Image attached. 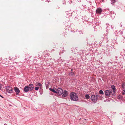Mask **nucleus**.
<instances>
[{"instance_id": "nucleus-1", "label": "nucleus", "mask_w": 125, "mask_h": 125, "mask_svg": "<svg viewBox=\"0 0 125 125\" xmlns=\"http://www.w3.org/2000/svg\"><path fill=\"white\" fill-rule=\"evenodd\" d=\"M70 97L72 100L76 101L78 99V97L76 94L74 92L71 93L70 94Z\"/></svg>"}, {"instance_id": "nucleus-2", "label": "nucleus", "mask_w": 125, "mask_h": 125, "mask_svg": "<svg viewBox=\"0 0 125 125\" xmlns=\"http://www.w3.org/2000/svg\"><path fill=\"white\" fill-rule=\"evenodd\" d=\"M99 97V95H92L91 97V100L94 101L95 102L97 100V98Z\"/></svg>"}, {"instance_id": "nucleus-3", "label": "nucleus", "mask_w": 125, "mask_h": 125, "mask_svg": "<svg viewBox=\"0 0 125 125\" xmlns=\"http://www.w3.org/2000/svg\"><path fill=\"white\" fill-rule=\"evenodd\" d=\"M56 93L58 95H60L62 94L63 93L62 90L61 88H58L56 90Z\"/></svg>"}, {"instance_id": "nucleus-4", "label": "nucleus", "mask_w": 125, "mask_h": 125, "mask_svg": "<svg viewBox=\"0 0 125 125\" xmlns=\"http://www.w3.org/2000/svg\"><path fill=\"white\" fill-rule=\"evenodd\" d=\"M7 91L9 93H12V87L10 86H8L6 88Z\"/></svg>"}, {"instance_id": "nucleus-5", "label": "nucleus", "mask_w": 125, "mask_h": 125, "mask_svg": "<svg viewBox=\"0 0 125 125\" xmlns=\"http://www.w3.org/2000/svg\"><path fill=\"white\" fill-rule=\"evenodd\" d=\"M102 11V10L100 8H98L96 10V12L97 14L99 13L100 14Z\"/></svg>"}, {"instance_id": "nucleus-6", "label": "nucleus", "mask_w": 125, "mask_h": 125, "mask_svg": "<svg viewBox=\"0 0 125 125\" xmlns=\"http://www.w3.org/2000/svg\"><path fill=\"white\" fill-rule=\"evenodd\" d=\"M105 94L106 96H108L110 95L109 91L108 90H106L105 92Z\"/></svg>"}, {"instance_id": "nucleus-7", "label": "nucleus", "mask_w": 125, "mask_h": 125, "mask_svg": "<svg viewBox=\"0 0 125 125\" xmlns=\"http://www.w3.org/2000/svg\"><path fill=\"white\" fill-rule=\"evenodd\" d=\"M63 94L62 95V97H66L68 95V92L66 91L65 90L64 92H63Z\"/></svg>"}, {"instance_id": "nucleus-8", "label": "nucleus", "mask_w": 125, "mask_h": 125, "mask_svg": "<svg viewBox=\"0 0 125 125\" xmlns=\"http://www.w3.org/2000/svg\"><path fill=\"white\" fill-rule=\"evenodd\" d=\"M28 87L29 90L30 91H32L33 89V85L32 84H29Z\"/></svg>"}, {"instance_id": "nucleus-9", "label": "nucleus", "mask_w": 125, "mask_h": 125, "mask_svg": "<svg viewBox=\"0 0 125 125\" xmlns=\"http://www.w3.org/2000/svg\"><path fill=\"white\" fill-rule=\"evenodd\" d=\"M14 91L16 93V94H18L20 93V90L17 87L14 88Z\"/></svg>"}, {"instance_id": "nucleus-10", "label": "nucleus", "mask_w": 125, "mask_h": 125, "mask_svg": "<svg viewBox=\"0 0 125 125\" xmlns=\"http://www.w3.org/2000/svg\"><path fill=\"white\" fill-rule=\"evenodd\" d=\"M110 92V95H111L112 96L114 95L115 92V91H113L112 90H109Z\"/></svg>"}, {"instance_id": "nucleus-11", "label": "nucleus", "mask_w": 125, "mask_h": 125, "mask_svg": "<svg viewBox=\"0 0 125 125\" xmlns=\"http://www.w3.org/2000/svg\"><path fill=\"white\" fill-rule=\"evenodd\" d=\"M29 88L28 86H25L24 88V91L26 92H27L29 91Z\"/></svg>"}, {"instance_id": "nucleus-12", "label": "nucleus", "mask_w": 125, "mask_h": 125, "mask_svg": "<svg viewBox=\"0 0 125 125\" xmlns=\"http://www.w3.org/2000/svg\"><path fill=\"white\" fill-rule=\"evenodd\" d=\"M72 70H73L72 69H71V71L72 72L71 73H69V75L70 76H73L74 75V73L72 72Z\"/></svg>"}, {"instance_id": "nucleus-13", "label": "nucleus", "mask_w": 125, "mask_h": 125, "mask_svg": "<svg viewBox=\"0 0 125 125\" xmlns=\"http://www.w3.org/2000/svg\"><path fill=\"white\" fill-rule=\"evenodd\" d=\"M35 85L36 86L39 87H41L42 86V85L40 83H37L35 84Z\"/></svg>"}, {"instance_id": "nucleus-14", "label": "nucleus", "mask_w": 125, "mask_h": 125, "mask_svg": "<svg viewBox=\"0 0 125 125\" xmlns=\"http://www.w3.org/2000/svg\"><path fill=\"white\" fill-rule=\"evenodd\" d=\"M111 88L112 89V90L113 91H115V92L116 91V88H115V86L114 85H112L111 86Z\"/></svg>"}, {"instance_id": "nucleus-15", "label": "nucleus", "mask_w": 125, "mask_h": 125, "mask_svg": "<svg viewBox=\"0 0 125 125\" xmlns=\"http://www.w3.org/2000/svg\"><path fill=\"white\" fill-rule=\"evenodd\" d=\"M49 90L50 91H52V92H53L54 93H56V91H55L54 89H52L51 88H50L49 89Z\"/></svg>"}, {"instance_id": "nucleus-16", "label": "nucleus", "mask_w": 125, "mask_h": 125, "mask_svg": "<svg viewBox=\"0 0 125 125\" xmlns=\"http://www.w3.org/2000/svg\"><path fill=\"white\" fill-rule=\"evenodd\" d=\"M85 97L87 99H89L90 98V96L88 94H86L85 95Z\"/></svg>"}, {"instance_id": "nucleus-17", "label": "nucleus", "mask_w": 125, "mask_h": 125, "mask_svg": "<svg viewBox=\"0 0 125 125\" xmlns=\"http://www.w3.org/2000/svg\"><path fill=\"white\" fill-rule=\"evenodd\" d=\"M99 93L100 94H104L103 91L101 90H100L99 92Z\"/></svg>"}, {"instance_id": "nucleus-18", "label": "nucleus", "mask_w": 125, "mask_h": 125, "mask_svg": "<svg viewBox=\"0 0 125 125\" xmlns=\"http://www.w3.org/2000/svg\"><path fill=\"white\" fill-rule=\"evenodd\" d=\"M111 4H113L116 2V1L115 0H111Z\"/></svg>"}, {"instance_id": "nucleus-19", "label": "nucleus", "mask_w": 125, "mask_h": 125, "mask_svg": "<svg viewBox=\"0 0 125 125\" xmlns=\"http://www.w3.org/2000/svg\"><path fill=\"white\" fill-rule=\"evenodd\" d=\"M39 87L37 86L35 87V90L37 91L38 90Z\"/></svg>"}, {"instance_id": "nucleus-20", "label": "nucleus", "mask_w": 125, "mask_h": 125, "mask_svg": "<svg viewBox=\"0 0 125 125\" xmlns=\"http://www.w3.org/2000/svg\"><path fill=\"white\" fill-rule=\"evenodd\" d=\"M125 94V89L122 92V94L124 95Z\"/></svg>"}, {"instance_id": "nucleus-21", "label": "nucleus", "mask_w": 125, "mask_h": 125, "mask_svg": "<svg viewBox=\"0 0 125 125\" xmlns=\"http://www.w3.org/2000/svg\"><path fill=\"white\" fill-rule=\"evenodd\" d=\"M125 85L124 83H122V87L123 88H124V86H125Z\"/></svg>"}, {"instance_id": "nucleus-22", "label": "nucleus", "mask_w": 125, "mask_h": 125, "mask_svg": "<svg viewBox=\"0 0 125 125\" xmlns=\"http://www.w3.org/2000/svg\"><path fill=\"white\" fill-rule=\"evenodd\" d=\"M1 84H0V89L1 88Z\"/></svg>"}, {"instance_id": "nucleus-23", "label": "nucleus", "mask_w": 125, "mask_h": 125, "mask_svg": "<svg viewBox=\"0 0 125 125\" xmlns=\"http://www.w3.org/2000/svg\"><path fill=\"white\" fill-rule=\"evenodd\" d=\"M111 29H112L113 27H112V25H111Z\"/></svg>"}, {"instance_id": "nucleus-24", "label": "nucleus", "mask_w": 125, "mask_h": 125, "mask_svg": "<svg viewBox=\"0 0 125 125\" xmlns=\"http://www.w3.org/2000/svg\"><path fill=\"white\" fill-rule=\"evenodd\" d=\"M0 96H1V97H2V96L1 95H0Z\"/></svg>"}, {"instance_id": "nucleus-25", "label": "nucleus", "mask_w": 125, "mask_h": 125, "mask_svg": "<svg viewBox=\"0 0 125 125\" xmlns=\"http://www.w3.org/2000/svg\"><path fill=\"white\" fill-rule=\"evenodd\" d=\"M67 17L68 18V17H69V16H67Z\"/></svg>"}, {"instance_id": "nucleus-26", "label": "nucleus", "mask_w": 125, "mask_h": 125, "mask_svg": "<svg viewBox=\"0 0 125 125\" xmlns=\"http://www.w3.org/2000/svg\"><path fill=\"white\" fill-rule=\"evenodd\" d=\"M64 4H65V3H64ZM63 4H64V3H63Z\"/></svg>"}, {"instance_id": "nucleus-27", "label": "nucleus", "mask_w": 125, "mask_h": 125, "mask_svg": "<svg viewBox=\"0 0 125 125\" xmlns=\"http://www.w3.org/2000/svg\"><path fill=\"white\" fill-rule=\"evenodd\" d=\"M67 14H68V13H67Z\"/></svg>"}]
</instances>
